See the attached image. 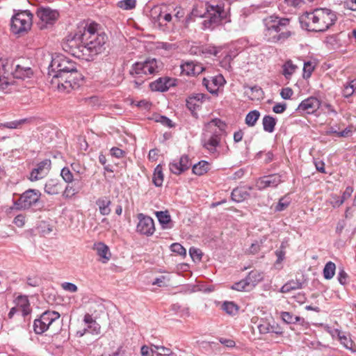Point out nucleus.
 Returning a JSON list of instances; mask_svg holds the SVG:
<instances>
[{
	"label": "nucleus",
	"instance_id": "1",
	"mask_svg": "<svg viewBox=\"0 0 356 356\" xmlns=\"http://www.w3.org/2000/svg\"><path fill=\"white\" fill-rule=\"evenodd\" d=\"M48 76L51 78L53 88L67 93L78 88L81 80V74L77 70L76 64L63 55L52 57L48 67Z\"/></svg>",
	"mask_w": 356,
	"mask_h": 356
},
{
	"label": "nucleus",
	"instance_id": "2",
	"mask_svg": "<svg viewBox=\"0 0 356 356\" xmlns=\"http://www.w3.org/2000/svg\"><path fill=\"white\" fill-rule=\"evenodd\" d=\"M98 24L95 22L86 24L79 29L71 40L70 45H77L83 53H88L90 56L102 54L106 49L107 35L97 31Z\"/></svg>",
	"mask_w": 356,
	"mask_h": 356
},
{
	"label": "nucleus",
	"instance_id": "3",
	"mask_svg": "<svg viewBox=\"0 0 356 356\" xmlns=\"http://www.w3.org/2000/svg\"><path fill=\"white\" fill-rule=\"evenodd\" d=\"M337 19L335 13L327 8H316L305 13L300 18L301 27L309 31L323 32L334 25Z\"/></svg>",
	"mask_w": 356,
	"mask_h": 356
},
{
	"label": "nucleus",
	"instance_id": "4",
	"mask_svg": "<svg viewBox=\"0 0 356 356\" xmlns=\"http://www.w3.org/2000/svg\"><path fill=\"white\" fill-rule=\"evenodd\" d=\"M264 36L270 42H283L291 35L289 31L284 29L289 24V19L271 15L264 19Z\"/></svg>",
	"mask_w": 356,
	"mask_h": 356
},
{
	"label": "nucleus",
	"instance_id": "5",
	"mask_svg": "<svg viewBox=\"0 0 356 356\" xmlns=\"http://www.w3.org/2000/svg\"><path fill=\"white\" fill-rule=\"evenodd\" d=\"M161 67V63L156 58H148L145 61L133 64L129 74L134 78L133 81L134 87L138 88L147 79V75L159 72Z\"/></svg>",
	"mask_w": 356,
	"mask_h": 356
},
{
	"label": "nucleus",
	"instance_id": "6",
	"mask_svg": "<svg viewBox=\"0 0 356 356\" xmlns=\"http://www.w3.org/2000/svg\"><path fill=\"white\" fill-rule=\"evenodd\" d=\"M60 314L54 311L43 312L39 318L34 321L33 330L37 334H42L47 330L55 334L59 330Z\"/></svg>",
	"mask_w": 356,
	"mask_h": 356
},
{
	"label": "nucleus",
	"instance_id": "7",
	"mask_svg": "<svg viewBox=\"0 0 356 356\" xmlns=\"http://www.w3.org/2000/svg\"><path fill=\"white\" fill-rule=\"evenodd\" d=\"M205 10L206 12L203 15H200L204 18L202 22V29L204 30L213 29L226 17V13L219 6H214L206 3Z\"/></svg>",
	"mask_w": 356,
	"mask_h": 356
},
{
	"label": "nucleus",
	"instance_id": "8",
	"mask_svg": "<svg viewBox=\"0 0 356 356\" xmlns=\"http://www.w3.org/2000/svg\"><path fill=\"white\" fill-rule=\"evenodd\" d=\"M30 65V62L26 59L19 58L14 60L12 63L9 62V74L6 75L10 78L13 81L14 86V79L24 80L33 76V72Z\"/></svg>",
	"mask_w": 356,
	"mask_h": 356
},
{
	"label": "nucleus",
	"instance_id": "9",
	"mask_svg": "<svg viewBox=\"0 0 356 356\" xmlns=\"http://www.w3.org/2000/svg\"><path fill=\"white\" fill-rule=\"evenodd\" d=\"M33 24V14L29 10H23L14 15L10 20V31L14 34L27 33Z\"/></svg>",
	"mask_w": 356,
	"mask_h": 356
},
{
	"label": "nucleus",
	"instance_id": "10",
	"mask_svg": "<svg viewBox=\"0 0 356 356\" xmlns=\"http://www.w3.org/2000/svg\"><path fill=\"white\" fill-rule=\"evenodd\" d=\"M41 193L36 189H29L24 191L14 203L17 210H26L35 205L40 200Z\"/></svg>",
	"mask_w": 356,
	"mask_h": 356
},
{
	"label": "nucleus",
	"instance_id": "11",
	"mask_svg": "<svg viewBox=\"0 0 356 356\" xmlns=\"http://www.w3.org/2000/svg\"><path fill=\"white\" fill-rule=\"evenodd\" d=\"M36 15L39 19L38 26L40 29H47L52 26L58 18V13L49 8H40L37 10Z\"/></svg>",
	"mask_w": 356,
	"mask_h": 356
},
{
	"label": "nucleus",
	"instance_id": "12",
	"mask_svg": "<svg viewBox=\"0 0 356 356\" xmlns=\"http://www.w3.org/2000/svg\"><path fill=\"white\" fill-rule=\"evenodd\" d=\"M210 134L207 131L203 134L202 143L204 147L210 154H217V147L219 146L221 140V134L217 131L216 129L211 131Z\"/></svg>",
	"mask_w": 356,
	"mask_h": 356
},
{
	"label": "nucleus",
	"instance_id": "13",
	"mask_svg": "<svg viewBox=\"0 0 356 356\" xmlns=\"http://www.w3.org/2000/svg\"><path fill=\"white\" fill-rule=\"evenodd\" d=\"M9 71V60H0V90L4 93H9L13 89V81L6 74Z\"/></svg>",
	"mask_w": 356,
	"mask_h": 356
},
{
	"label": "nucleus",
	"instance_id": "14",
	"mask_svg": "<svg viewBox=\"0 0 356 356\" xmlns=\"http://www.w3.org/2000/svg\"><path fill=\"white\" fill-rule=\"evenodd\" d=\"M137 218L138 222L136 226V231L141 234L152 236L155 231L153 219L143 213L138 214Z\"/></svg>",
	"mask_w": 356,
	"mask_h": 356
},
{
	"label": "nucleus",
	"instance_id": "15",
	"mask_svg": "<svg viewBox=\"0 0 356 356\" xmlns=\"http://www.w3.org/2000/svg\"><path fill=\"white\" fill-rule=\"evenodd\" d=\"M51 167L50 159H44L38 163L34 168L29 177L31 181H36L44 178L49 172Z\"/></svg>",
	"mask_w": 356,
	"mask_h": 356
},
{
	"label": "nucleus",
	"instance_id": "16",
	"mask_svg": "<svg viewBox=\"0 0 356 356\" xmlns=\"http://www.w3.org/2000/svg\"><path fill=\"white\" fill-rule=\"evenodd\" d=\"M283 181L282 176L279 174H273L268 176H264L258 179L256 181V187L259 190H263L268 187H277Z\"/></svg>",
	"mask_w": 356,
	"mask_h": 356
},
{
	"label": "nucleus",
	"instance_id": "17",
	"mask_svg": "<svg viewBox=\"0 0 356 356\" xmlns=\"http://www.w3.org/2000/svg\"><path fill=\"white\" fill-rule=\"evenodd\" d=\"M225 83V80L222 75L209 76L207 78H204L202 80L203 85L211 94H217L219 88L222 86Z\"/></svg>",
	"mask_w": 356,
	"mask_h": 356
},
{
	"label": "nucleus",
	"instance_id": "18",
	"mask_svg": "<svg viewBox=\"0 0 356 356\" xmlns=\"http://www.w3.org/2000/svg\"><path fill=\"white\" fill-rule=\"evenodd\" d=\"M191 165V163L188 156L182 155L179 160H175L170 163L169 168L172 173L178 175L189 169Z\"/></svg>",
	"mask_w": 356,
	"mask_h": 356
},
{
	"label": "nucleus",
	"instance_id": "19",
	"mask_svg": "<svg viewBox=\"0 0 356 356\" xmlns=\"http://www.w3.org/2000/svg\"><path fill=\"white\" fill-rule=\"evenodd\" d=\"M321 102L316 97H310L301 102L298 107V111L312 114L319 108Z\"/></svg>",
	"mask_w": 356,
	"mask_h": 356
},
{
	"label": "nucleus",
	"instance_id": "20",
	"mask_svg": "<svg viewBox=\"0 0 356 356\" xmlns=\"http://www.w3.org/2000/svg\"><path fill=\"white\" fill-rule=\"evenodd\" d=\"M175 86V80L168 76L160 77L149 83V88L152 91L165 92L171 86Z\"/></svg>",
	"mask_w": 356,
	"mask_h": 356
},
{
	"label": "nucleus",
	"instance_id": "21",
	"mask_svg": "<svg viewBox=\"0 0 356 356\" xmlns=\"http://www.w3.org/2000/svg\"><path fill=\"white\" fill-rule=\"evenodd\" d=\"M181 73L188 76H195L202 73L204 68L200 63L185 61L181 65Z\"/></svg>",
	"mask_w": 356,
	"mask_h": 356
},
{
	"label": "nucleus",
	"instance_id": "22",
	"mask_svg": "<svg viewBox=\"0 0 356 356\" xmlns=\"http://www.w3.org/2000/svg\"><path fill=\"white\" fill-rule=\"evenodd\" d=\"M208 99L207 96L202 93H194L186 99V106L191 111H194L200 107L201 104Z\"/></svg>",
	"mask_w": 356,
	"mask_h": 356
},
{
	"label": "nucleus",
	"instance_id": "23",
	"mask_svg": "<svg viewBox=\"0 0 356 356\" xmlns=\"http://www.w3.org/2000/svg\"><path fill=\"white\" fill-rule=\"evenodd\" d=\"M111 201L108 197H101L96 201V205L98 207L99 213L102 216H108L111 212Z\"/></svg>",
	"mask_w": 356,
	"mask_h": 356
},
{
	"label": "nucleus",
	"instance_id": "24",
	"mask_svg": "<svg viewBox=\"0 0 356 356\" xmlns=\"http://www.w3.org/2000/svg\"><path fill=\"white\" fill-rule=\"evenodd\" d=\"M16 305L17 309L21 311L22 316H25L31 314V309L27 296H18L16 299Z\"/></svg>",
	"mask_w": 356,
	"mask_h": 356
},
{
	"label": "nucleus",
	"instance_id": "25",
	"mask_svg": "<svg viewBox=\"0 0 356 356\" xmlns=\"http://www.w3.org/2000/svg\"><path fill=\"white\" fill-rule=\"evenodd\" d=\"M44 192L49 195H57L62 190V184L58 179H49L44 185Z\"/></svg>",
	"mask_w": 356,
	"mask_h": 356
},
{
	"label": "nucleus",
	"instance_id": "26",
	"mask_svg": "<svg viewBox=\"0 0 356 356\" xmlns=\"http://www.w3.org/2000/svg\"><path fill=\"white\" fill-rule=\"evenodd\" d=\"M155 215L163 229L172 227L171 217L168 211H156Z\"/></svg>",
	"mask_w": 356,
	"mask_h": 356
},
{
	"label": "nucleus",
	"instance_id": "27",
	"mask_svg": "<svg viewBox=\"0 0 356 356\" xmlns=\"http://www.w3.org/2000/svg\"><path fill=\"white\" fill-rule=\"evenodd\" d=\"M303 284L300 280H291L281 287L280 291L282 293H290L292 291L302 289Z\"/></svg>",
	"mask_w": 356,
	"mask_h": 356
},
{
	"label": "nucleus",
	"instance_id": "28",
	"mask_svg": "<svg viewBox=\"0 0 356 356\" xmlns=\"http://www.w3.org/2000/svg\"><path fill=\"white\" fill-rule=\"evenodd\" d=\"M250 196V193L245 187H238L234 189L231 197L233 201L241 202Z\"/></svg>",
	"mask_w": 356,
	"mask_h": 356
},
{
	"label": "nucleus",
	"instance_id": "29",
	"mask_svg": "<svg viewBox=\"0 0 356 356\" xmlns=\"http://www.w3.org/2000/svg\"><path fill=\"white\" fill-rule=\"evenodd\" d=\"M226 127V124L218 118L211 120L207 124V129H209L211 131L216 129L217 131H219L220 134H221L222 131L225 130Z\"/></svg>",
	"mask_w": 356,
	"mask_h": 356
},
{
	"label": "nucleus",
	"instance_id": "30",
	"mask_svg": "<svg viewBox=\"0 0 356 356\" xmlns=\"http://www.w3.org/2000/svg\"><path fill=\"white\" fill-rule=\"evenodd\" d=\"M250 287H254L263 280V274L259 270H254L249 273L245 277Z\"/></svg>",
	"mask_w": 356,
	"mask_h": 356
},
{
	"label": "nucleus",
	"instance_id": "31",
	"mask_svg": "<svg viewBox=\"0 0 356 356\" xmlns=\"http://www.w3.org/2000/svg\"><path fill=\"white\" fill-rule=\"evenodd\" d=\"M76 181V179H74ZM68 184L65 188L63 195L66 197H72L79 193L81 189V186L79 184V181H75L74 184Z\"/></svg>",
	"mask_w": 356,
	"mask_h": 356
},
{
	"label": "nucleus",
	"instance_id": "32",
	"mask_svg": "<svg viewBox=\"0 0 356 356\" xmlns=\"http://www.w3.org/2000/svg\"><path fill=\"white\" fill-rule=\"evenodd\" d=\"M210 169V163L206 161H201L193 166V172L201 176L207 172Z\"/></svg>",
	"mask_w": 356,
	"mask_h": 356
},
{
	"label": "nucleus",
	"instance_id": "33",
	"mask_svg": "<svg viewBox=\"0 0 356 356\" xmlns=\"http://www.w3.org/2000/svg\"><path fill=\"white\" fill-rule=\"evenodd\" d=\"M262 124L265 131L272 133L275 130L276 119L270 115H265L262 120Z\"/></svg>",
	"mask_w": 356,
	"mask_h": 356
},
{
	"label": "nucleus",
	"instance_id": "34",
	"mask_svg": "<svg viewBox=\"0 0 356 356\" xmlns=\"http://www.w3.org/2000/svg\"><path fill=\"white\" fill-rule=\"evenodd\" d=\"M281 318L286 324H295L300 322H304L303 318L300 316H295L292 313L288 312H281Z\"/></svg>",
	"mask_w": 356,
	"mask_h": 356
},
{
	"label": "nucleus",
	"instance_id": "35",
	"mask_svg": "<svg viewBox=\"0 0 356 356\" xmlns=\"http://www.w3.org/2000/svg\"><path fill=\"white\" fill-rule=\"evenodd\" d=\"M296 69L297 66L291 60H287L282 66V74L286 79H289Z\"/></svg>",
	"mask_w": 356,
	"mask_h": 356
},
{
	"label": "nucleus",
	"instance_id": "36",
	"mask_svg": "<svg viewBox=\"0 0 356 356\" xmlns=\"http://www.w3.org/2000/svg\"><path fill=\"white\" fill-rule=\"evenodd\" d=\"M336 270V265L332 261H328L324 266L323 274V277L326 280L332 279Z\"/></svg>",
	"mask_w": 356,
	"mask_h": 356
},
{
	"label": "nucleus",
	"instance_id": "37",
	"mask_svg": "<svg viewBox=\"0 0 356 356\" xmlns=\"http://www.w3.org/2000/svg\"><path fill=\"white\" fill-rule=\"evenodd\" d=\"M152 181L156 186H161L163 181V173L161 165H158L154 172Z\"/></svg>",
	"mask_w": 356,
	"mask_h": 356
},
{
	"label": "nucleus",
	"instance_id": "38",
	"mask_svg": "<svg viewBox=\"0 0 356 356\" xmlns=\"http://www.w3.org/2000/svg\"><path fill=\"white\" fill-rule=\"evenodd\" d=\"M259 117L260 113L258 111H252L246 115L245 124L249 127H253L255 125Z\"/></svg>",
	"mask_w": 356,
	"mask_h": 356
},
{
	"label": "nucleus",
	"instance_id": "39",
	"mask_svg": "<svg viewBox=\"0 0 356 356\" xmlns=\"http://www.w3.org/2000/svg\"><path fill=\"white\" fill-rule=\"evenodd\" d=\"M96 250L99 257L105 259L106 261L109 259V249L104 243H99L97 244Z\"/></svg>",
	"mask_w": 356,
	"mask_h": 356
},
{
	"label": "nucleus",
	"instance_id": "40",
	"mask_svg": "<svg viewBox=\"0 0 356 356\" xmlns=\"http://www.w3.org/2000/svg\"><path fill=\"white\" fill-rule=\"evenodd\" d=\"M222 309L229 315H235L237 314L238 307L233 302H225L222 306Z\"/></svg>",
	"mask_w": 356,
	"mask_h": 356
},
{
	"label": "nucleus",
	"instance_id": "41",
	"mask_svg": "<svg viewBox=\"0 0 356 356\" xmlns=\"http://www.w3.org/2000/svg\"><path fill=\"white\" fill-rule=\"evenodd\" d=\"M290 197L287 195L282 197L280 199L278 203L275 207V211H282L286 209L290 204Z\"/></svg>",
	"mask_w": 356,
	"mask_h": 356
},
{
	"label": "nucleus",
	"instance_id": "42",
	"mask_svg": "<svg viewBox=\"0 0 356 356\" xmlns=\"http://www.w3.org/2000/svg\"><path fill=\"white\" fill-rule=\"evenodd\" d=\"M60 176L65 182L71 184L74 181V175L69 168L65 167L61 170Z\"/></svg>",
	"mask_w": 356,
	"mask_h": 356
},
{
	"label": "nucleus",
	"instance_id": "43",
	"mask_svg": "<svg viewBox=\"0 0 356 356\" xmlns=\"http://www.w3.org/2000/svg\"><path fill=\"white\" fill-rule=\"evenodd\" d=\"M136 0H122L118 3V6L124 10H132L136 8Z\"/></svg>",
	"mask_w": 356,
	"mask_h": 356
},
{
	"label": "nucleus",
	"instance_id": "44",
	"mask_svg": "<svg viewBox=\"0 0 356 356\" xmlns=\"http://www.w3.org/2000/svg\"><path fill=\"white\" fill-rule=\"evenodd\" d=\"M249 288H251L250 285L245 278L234 283L231 287V289L238 291H246L248 290Z\"/></svg>",
	"mask_w": 356,
	"mask_h": 356
},
{
	"label": "nucleus",
	"instance_id": "45",
	"mask_svg": "<svg viewBox=\"0 0 356 356\" xmlns=\"http://www.w3.org/2000/svg\"><path fill=\"white\" fill-rule=\"evenodd\" d=\"M334 333L337 334V337L341 342L346 348H350L352 346V341L345 336L340 330H335Z\"/></svg>",
	"mask_w": 356,
	"mask_h": 356
},
{
	"label": "nucleus",
	"instance_id": "46",
	"mask_svg": "<svg viewBox=\"0 0 356 356\" xmlns=\"http://www.w3.org/2000/svg\"><path fill=\"white\" fill-rule=\"evenodd\" d=\"M155 355L158 356H169L172 354V351L166 347L162 346H154Z\"/></svg>",
	"mask_w": 356,
	"mask_h": 356
},
{
	"label": "nucleus",
	"instance_id": "47",
	"mask_svg": "<svg viewBox=\"0 0 356 356\" xmlns=\"http://www.w3.org/2000/svg\"><path fill=\"white\" fill-rule=\"evenodd\" d=\"M314 65L311 61L305 62L303 67V77L308 79L311 76L314 70Z\"/></svg>",
	"mask_w": 356,
	"mask_h": 356
},
{
	"label": "nucleus",
	"instance_id": "48",
	"mask_svg": "<svg viewBox=\"0 0 356 356\" xmlns=\"http://www.w3.org/2000/svg\"><path fill=\"white\" fill-rule=\"evenodd\" d=\"M28 121L27 119H21L19 120H14L11 122H7L4 123L3 125L6 128L8 129H17L20 127L23 124Z\"/></svg>",
	"mask_w": 356,
	"mask_h": 356
},
{
	"label": "nucleus",
	"instance_id": "49",
	"mask_svg": "<svg viewBox=\"0 0 356 356\" xmlns=\"http://www.w3.org/2000/svg\"><path fill=\"white\" fill-rule=\"evenodd\" d=\"M172 252L178 254L179 255L185 257L186 255V250L179 243H175L170 246Z\"/></svg>",
	"mask_w": 356,
	"mask_h": 356
},
{
	"label": "nucleus",
	"instance_id": "50",
	"mask_svg": "<svg viewBox=\"0 0 356 356\" xmlns=\"http://www.w3.org/2000/svg\"><path fill=\"white\" fill-rule=\"evenodd\" d=\"M154 346V344H152L151 347L143 346L140 349L142 356H154L155 355Z\"/></svg>",
	"mask_w": 356,
	"mask_h": 356
},
{
	"label": "nucleus",
	"instance_id": "51",
	"mask_svg": "<svg viewBox=\"0 0 356 356\" xmlns=\"http://www.w3.org/2000/svg\"><path fill=\"white\" fill-rule=\"evenodd\" d=\"M343 202V200H342L341 197H339L337 195H331L330 203L334 208L339 207Z\"/></svg>",
	"mask_w": 356,
	"mask_h": 356
},
{
	"label": "nucleus",
	"instance_id": "52",
	"mask_svg": "<svg viewBox=\"0 0 356 356\" xmlns=\"http://www.w3.org/2000/svg\"><path fill=\"white\" fill-rule=\"evenodd\" d=\"M156 122H159L161 124L170 128L174 126L172 120L163 115L156 117Z\"/></svg>",
	"mask_w": 356,
	"mask_h": 356
},
{
	"label": "nucleus",
	"instance_id": "53",
	"mask_svg": "<svg viewBox=\"0 0 356 356\" xmlns=\"http://www.w3.org/2000/svg\"><path fill=\"white\" fill-rule=\"evenodd\" d=\"M348 275L346 271L343 269L339 270L337 276L339 282L342 285H345L348 282Z\"/></svg>",
	"mask_w": 356,
	"mask_h": 356
},
{
	"label": "nucleus",
	"instance_id": "54",
	"mask_svg": "<svg viewBox=\"0 0 356 356\" xmlns=\"http://www.w3.org/2000/svg\"><path fill=\"white\" fill-rule=\"evenodd\" d=\"M61 286L63 289H64L65 291L71 293L76 292L78 290V287L76 286V285L71 282H63L61 284Z\"/></svg>",
	"mask_w": 356,
	"mask_h": 356
},
{
	"label": "nucleus",
	"instance_id": "55",
	"mask_svg": "<svg viewBox=\"0 0 356 356\" xmlns=\"http://www.w3.org/2000/svg\"><path fill=\"white\" fill-rule=\"evenodd\" d=\"M284 247L283 244H282L280 249L277 250L275 252V254L277 257L276 264H280L284 260L285 256V251L284 250Z\"/></svg>",
	"mask_w": 356,
	"mask_h": 356
},
{
	"label": "nucleus",
	"instance_id": "56",
	"mask_svg": "<svg viewBox=\"0 0 356 356\" xmlns=\"http://www.w3.org/2000/svg\"><path fill=\"white\" fill-rule=\"evenodd\" d=\"M293 94V91L291 88H282L280 92V95L284 99H289Z\"/></svg>",
	"mask_w": 356,
	"mask_h": 356
},
{
	"label": "nucleus",
	"instance_id": "57",
	"mask_svg": "<svg viewBox=\"0 0 356 356\" xmlns=\"http://www.w3.org/2000/svg\"><path fill=\"white\" fill-rule=\"evenodd\" d=\"M189 254L191 255V257H192V259L193 260L195 259H198V260H200L201 259V257H202V252L201 251L197 249V248H190L189 250Z\"/></svg>",
	"mask_w": 356,
	"mask_h": 356
},
{
	"label": "nucleus",
	"instance_id": "58",
	"mask_svg": "<svg viewBox=\"0 0 356 356\" xmlns=\"http://www.w3.org/2000/svg\"><path fill=\"white\" fill-rule=\"evenodd\" d=\"M286 109V104L285 103H278L276 104L273 107V111L275 113H282Z\"/></svg>",
	"mask_w": 356,
	"mask_h": 356
},
{
	"label": "nucleus",
	"instance_id": "59",
	"mask_svg": "<svg viewBox=\"0 0 356 356\" xmlns=\"http://www.w3.org/2000/svg\"><path fill=\"white\" fill-rule=\"evenodd\" d=\"M72 169L78 175H81L85 172V168L79 163H72L71 164Z\"/></svg>",
	"mask_w": 356,
	"mask_h": 356
},
{
	"label": "nucleus",
	"instance_id": "60",
	"mask_svg": "<svg viewBox=\"0 0 356 356\" xmlns=\"http://www.w3.org/2000/svg\"><path fill=\"white\" fill-rule=\"evenodd\" d=\"M111 154L118 159L124 156V152L118 147H113L111 149Z\"/></svg>",
	"mask_w": 356,
	"mask_h": 356
},
{
	"label": "nucleus",
	"instance_id": "61",
	"mask_svg": "<svg viewBox=\"0 0 356 356\" xmlns=\"http://www.w3.org/2000/svg\"><path fill=\"white\" fill-rule=\"evenodd\" d=\"M352 87L353 86H349L348 84L344 86L342 92L344 97H349L354 93V89Z\"/></svg>",
	"mask_w": 356,
	"mask_h": 356
},
{
	"label": "nucleus",
	"instance_id": "62",
	"mask_svg": "<svg viewBox=\"0 0 356 356\" xmlns=\"http://www.w3.org/2000/svg\"><path fill=\"white\" fill-rule=\"evenodd\" d=\"M353 187L352 186H347L343 193L341 199L343 200V202H345L347 199L351 197L352 193H353Z\"/></svg>",
	"mask_w": 356,
	"mask_h": 356
},
{
	"label": "nucleus",
	"instance_id": "63",
	"mask_svg": "<svg viewBox=\"0 0 356 356\" xmlns=\"http://www.w3.org/2000/svg\"><path fill=\"white\" fill-rule=\"evenodd\" d=\"M14 223L17 226V227H22L24 226V222H25V216L20 214V215H17L15 218H14Z\"/></svg>",
	"mask_w": 356,
	"mask_h": 356
},
{
	"label": "nucleus",
	"instance_id": "64",
	"mask_svg": "<svg viewBox=\"0 0 356 356\" xmlns=\"http://www.w3.org/2000/svg\"><path fill=\"white\" fill-rule=\"evenodd\" d=\"M344 6L348 9L356 11V0H345Z\"/></svg>",
	"mask_w": 356,
	"mask_h": 356
}]
</instances>
